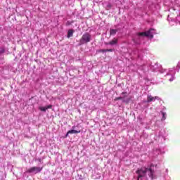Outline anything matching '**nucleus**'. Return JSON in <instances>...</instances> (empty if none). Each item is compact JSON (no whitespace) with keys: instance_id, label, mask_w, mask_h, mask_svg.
I'll list each match as a JSON object with an SVG mask.
<instances>
[{"instance_id":"1","label":"nucleus","mask_w":180,"mask_h":180,"mask_svg":"<svg viewBox=\"0 0 180 180\" xmlns=\"http://www.w3.org/2000/svg\"><path fill=\"white\" fill-rule=\"evenodd\" d=\"M148 171L149 174L148 176L151 179H157V176L154 175V170L150 168H146V167H142L141 169H138L136 170V174L138 175L137 179L139 180L140 178H143V176H146L147 175V172Z\"/></svg>"},{"instance_id":"2","label":"nucleus","mask_w":180,"mask_h":180,"mask_svg":"<svg viewBox=\"0 0 180 180\" xmlns=\"http://www.w3.org/2000/svg\"><path fill=\"white\" fill-rule=\"evenodd\" d=\"M92 39V36L89 32L84 33L81 39H79V46H82V44H86L87 43H89Z\"/></svg>"},{"instance_id":"3","label":"nucleus","mask_w":180,"mask_h":180,"mask_svg":"<svg viewBox=\"0 0 180 180\" xmlns=\"http://www.w3.org/2000/svg\"><path fill=\"white\" fill-rule=\"evenodd\" d=\"M153 30H154V29H150L146 32H138L136 34L141 37H150V39H153L154 37L153 32H151Z\"/></svg>"},{"instance_id":"4","label":"nucleus","mask_w":180,"mask_h":180,"mask_svg":"<svg viewBox=\"0 0 180 180\" xmlns=\"http://www.w3.org/2000/svg\"><path fill=\"white\" fill-rule=\"evenodd\" d=\"M43 167H32L27 170V172L29 174H32V172H35V174H39V172H41Z\"/></svg>"},{"instance_id":"5","label":"nucleus","mask_w":180,"mask_h":180,"mask_svg":"<svg viewBox=\"0 0 180 180\" xmlns=\"http://www.w3.org/2000/svg\"><path fill=\"white\" fill-rule=\"evenodd\" d=\"M117 41H119V40L117 38H113L110 41L105 42L104 44H105V46H115L117 44Z\"/></svg>"},{"instance_id":"6","label":"nucleus","mask_w":180,"mask_h":180,"mask_svg":"<svg viewBox=\"0 0 180 180\" xmlns=\"http://www.w3.org/2000/svg\"><path fill=\"white\" fill-rule=\"evenodd\" d=\"M121 95H124V96L123 97H122V96L117 97V98H115L114 99V101H123V102H124V98H126L127 96V92H126V91L125 92H122L121 94Z\"/></svg>"},{"instance_id":"7","label":"nucleus","mask_w":180,"mask_h":180,"mask_svg":"<svg viewBox=\"0 0 180 180\" xmlns=\"http://www.w3.org/2000/svg\"><path fill=\"white\" fill-rule=\"evenodd\" d=\"M156 99H159L158 96H148L147 98V102L150 103V102H154L155 101Z\"/></svg>"},{"instance_id":"8","label":"nucleus","mask_w":180,"mask_h":180,"mask_svg":"<svg viewBox=\"0 0 180 180\" xmlns=\"http://www.w3.org/2000/svg\"><path fill=\"white\" fill-rule=\"evenodd\" d=\"M51 108H53V105H48L46 107H39V110L41 112H46L47 110V109H51Z\"/></svg>"},{"instance_id":"9","label":"nucleus","mask_w":180,"mask_h":180,"mask_svg":"<svg viewBox=\"0 0 180 180\" xmlns=\"http://www.w3.org/2000/svg\"><path fill=\"white\" fill-rule=\"evenodd\" d=\"M78 133H81V131L71 129L68 131V134H77Z\"/></svg>"},{"instance_id":"10","label":"nucleus","mask_w":180,"mask_h":180,"mask_svg":"<svg viewBox=\"0 0 180 180\" xmlns=\"http://www.w3.org/2000/svg\"><path fill=\"white\" fill-rule=\"evenodd\" d=\"M74 36V30H69L68 32V38L70 39V37H72Z\"/></svg>"},{"instance_id":"11","label":"nucleus","mask_w":180,"mask_h":180,"mask_svg":"<svg viewBox=\"0 0 180 180\" xmlns=\"http://www.w3.org/2000/svg\"><path fill=\"white\" fill-rule=\"evenodd\" d=\"M116 33H117V30H115V29L110 30V36H115V34H116Z\"/></svg>"},{"instance_id":"12","label":"nucleus","mask_w":180,"mask_h":180,"mask_svg":"<svg viewBox=\"0 0 180 180\" xmlns=\"http://www.w3.org/2000/svg\"><path fill=\"white\" fill-rule=\"evenodd\" d=\"M162 113V120H165L167 119V112H161Z\"/></svg>"},{"instance_id":"13","label":"nucleus","mask_w":180,"mask_h":180,"mask_svg":"<svg viewBox=\"0 0 180 180\" xmlns=\"http://www.w3.org/2000/svg\"><path fill=\"white\" fill-rule=\"evenodd\" d=\"M72 23H74L73 21H68L66 22V26H70V25H72Z\"/></svg>"},{"instance_id":"14","label":"nucleus","mask_w":180,"mask_h":180,"mask_svg":"<svg viewBox=\"0 0 180 180\" xmlns=\"http://www.w3.org/2000/svg\"><path fill=\"white\" fill-rule=\"evenodd\" d=\"M98 53H106V49H100L98 51Z\"/></svg>"},{"instance_id":"15","label":"nucleus","mask_w":180,"mask_h":180,"mask_svg":"<svg viewBox=\"0 0 180 180\" xmlns=\"http://www.w3.org/2000/svg\"><path fill=\"white\" fill-rule=\"evenodd\" d=\"M106 53L110 52L112 53L113 51V49H105Z\"/></svg>"},{"instance_id":"16","label":"nucleus","mask_w":180,"mask_h":180,"mask_svg":"<svg viewBox=\"0 0 180 180\" xmlns=\"http://www.w3.org/2000/svg\"><path fill=\"white\" fill-rule=\"evenodd\" d=\"M38 161H39V162H41V161H42L41 158H38Z\"/></svg>"},{"instance_id":"17","label":"nucleus","mask_w":180,"mask_h":180,"mask_svg":"<svg viewBox=\"0 0 180 180\" xmlns=\"http://www.w3.org/2000/svg\"><path fill=\"white\" fill-rule=\"evenodd\" d=\"M68 134H68V132H67L66 137H68Z\"/></svg>"},{"instance_id":"18","label":"nucleus","mask_w":180,"mask_h":180,"mask_svg":"<svg viewBox=\"0 0 180 180\" xmlns=\"http://www.w3.org/2000/svg\"><path fill=\"white\" fill-rule=\"evenodd\" d=\"M169 81H174V79H170Z\"/></svg>"},{"instance_id":"19","label":"nucleus","mask_w":180,"mask_h":180,"mask_svg":"<svg viewBox=\"0 0 180 180\" xmlns=\"http://www.w3.org/2000/svg\"><path fill=\"white\" fill-rule=\"evenodd\" d=\"M72 129H75V126H73V127H72Z\"/></svg>"},{"instance_id":"20","label":"nucleus","mask_w":180,"mask_h":180,"mask_svg":"<svg viewBox=\"0 0 180 180\" xmlns=\"http://www.w3.org/2000/svg\"><path fill=\"white\" fill-rule=\"evenodd\" d=\"M0 54H1V52H0Z\"/></svg>"}]
</instances>
